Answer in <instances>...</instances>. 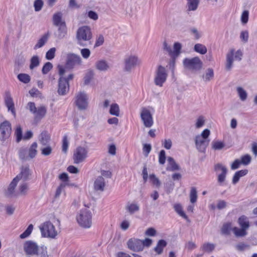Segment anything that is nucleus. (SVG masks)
<instances>
[{
	"label": "nucleus",
	"mask_w": 257,
	"mask_h": 257,
	"mask_svg": "<svg viewBox=\"0 0 257 257\" xmlns=\"http://www.w3.org/2000/svg\"><path fill=\"white\" fill-rule=\"evenodd\" d=\"M4 101L9 111H11L13 116L15 117L16 112L15 108V104L13 99L9 91H6L4 95Z\"/></svg>",
	"instance_id": "obj_17"
},
{
	"label": "nucleus",
	"mask_w": 257,
	"mask_h": 257,
	"mask_svg": "<svg viewBox=\"0 0 257 257\" xmlns=\"http://www.w3.org/2000/svg\"><path fill=\"white\" fill-rule=\"evenodd\" d=\"M142 240L137 238H131L127 242V246L130 250L140 252L142 251Z\"/></svg>",
	"instance_id": "obj_16"
},
{
	"label": "nucleus",
	"mask_w": 257,
	"mask_h": 257,
	"mask_svg": "<svg viewBox=\"0 0 257 257\" xmlns=\"http://www.w3.org/2000/svg\"><path fill=\"white\" fill-rule=\"evenodd\" d=\"M141 64V61L137 56L130 55L127 57L124 60V69L127 71H130L136 66Z\"/></svg>",
	"instance_id": "obj_15"
},
{
	"label": "nucleus",
	"mask_w": 257,
	"mask_h": 257,
	"mask_svg": "<svg viewBox=\"0 0 257 257\" xmlns=\"http://www.w3.org/2000/svg\"><path fill=\"white\" fill-rule=\"evenodd\" d=\"M110 114L118 116L119 115V107L117 103H112L110 105L109 111Z\"/></svg>",
	"instance_id": "obj_40"
},
{
	"label": "nucleus",
	"mask_w": 257,
	"mask_h": 257,
	"mask_svg": "<svg viewBox=\"0 0 257 257\" xmlns=\"http://www.w3.org/2000/svg\"><path fill=\"white\" fill-rule=\"evenodd\" d=\"M18 79L24 83H28L30 81V76L27 74L21 73L18 75Z\"/></svg>",
	"instance_id": "obj_51"
},
{
	"label": "nucleus",
	"mask_w": 257,
	"mask_h": 257,
	"mask_svg": "<svg viewBox=\"0 0 257 257\" xmlns=\"http://www.w3.org/2000/svg\"><path fill=\"white\" fill-rule=\"evenodd\" d=\"M56 49L54 47L50 49L46 54V59L48 60L53 59L55 56Z\"/></svg>",
	"instance_id": "obj_52"
},
{
	"label": "nucleus",
	"mask_w": 257,
	"mask_h": 257,
	"mask_svg": "<svg viewBox=\"0 0 257 257\" xmlns=\"http://www.w3.org/2000/svg\"><path fill=\"white\" fill-rule=\"evenodd\" d=\"M162 146L167 150H170L172 146V142L170 139H165L162 141Z\"/></svg>",
	"instance_id": "obj_63"
},
{
	"label": "nucleus",
	"mask_w": 257,
	"mask_h": 257,
	"mask_svg": "<svg viewBox=\"0 0 257 257\" xmlns=\"http://www.w3.org/2000/svg\"><path fill=\"white\" fill-rule=\"evenodd\" d=\"M249 12L248 11H244L241 15V22L242 24H246L248 20Z\"/></svg>",
	"instance_id": "obj_59"
},
{
	"label": "nucleus",
	"mask_w": 257,
	"mask_h": 257,
	"mask_svg": "<svg viewBox=\"0 0 257 257\" xmlns=\"http://www.w3.org/2000/svg\"><path fill=\"white\" fill-rule=\"evenodd\" d=\"M211 146L214 150H220L224 147L225 144L221 141H213L211 143Z\"/></svg>",
	"instance_id": "obj_45"
},
{
	"label": "nucleus",
	"mask_w": 257,
	"mask_h": 257,
	"mask_svg": "<svg viewBox=\"0 0 257 257\" xmlns=\"http://www.w3.org/2000/svg\"><path fill=\"white\" fill-rule=\"evenodd\" d=\"M242 52L240 50L235 51L234 49H231L226 55V67L228 70H230L234 61H239L241 60Z\"/></svg>",
	"instance_id": "obj_8"
},
{
	"label": "nucleus",
	"mask_w": 257,
	"mask_h": 257,
	"mask_svg": "<svg viewBox=\"0 0 257 257\" xmlns=\"http://www.w3.org/2000/svg\"><path fill=\"white\" fill-rule=\"evenodd\" d=\"M165 49L170 53L171 56H177L180 53L181 49V45L179 43H175L174 45V50L172 52L170 47H167V44H165Z\"/></svg>",
	"instance_id": "obj_25"
},
{
	"label": "nucleus",
	"mask_w": 257,
	"mask_h": 257,
	"mask_svg": "<svg viewBox=\"0 0 257 257\" xmlns=\"http://www.w3.org/2000/svg\"><path fill=\"white\" fill-rule=\"evenodd\" d=\"M215 247V245L214 244L211 243H205L201 246V249L203 251L205 252H211Z\"/></svg>",
	"instance_id": "obj_49"
},
{
	"label": "nucleus",
	"mask_w": 257,
	"mask_h": 257,
	"mask_svg": "<svg viewBox=\"0 0 257 257\" xmlns=\"http://www.w3.org/2000/svg\"><path fill=\"white\" fill-rule=\"evenodd\" d=\"M167 242L163 239L160 240L157 244V246L155 247L154 250L158 254H161L164 248L166 246Z\"/></svg>",
	"instance_id": "obj_35"
},
{
	"label": "nucleus",
	"mask_w": 257,
	"mask_h": 257,
	"mask_svg": "<svg viewBox=\"0 0 257 257\" xmlns=\"http://www.w3.org/2000/svg\"><path fill=\"white\" fill-rule=\"evenodd\" d=\"M238 223L241 228L247 230L249 227V222L247 217L244 215L240 216L238 220Z\"/></svg>",
	"instance_id": "obj_28"
},
{
	"label": "nucleus",
	"mask_w": 257,
	"mask_h": 257,
	"mask_svg": "<svg viewBox=\"0 0 257 257\" xmlns=\"http://www.w3.org/2000/svg\"><path fill=\"white\" fill-rule=\"evenodd\" d=\"M168 74L165 68L161 65L158 67L155 71L154 76L155 84L160 87H162L166 82Z\"/></svg>",
	"instance_id": "obj_10"
},
{
	"label": "nucleus",
	"mask_w": 257,
	"mask_h": 257,
	"mask_svg": "<svg viewBox=\"0 0 257 257\" xmlns=\"http://www.w3.org/2000/svg\"><path fill=\"white\" fill-rule=\"evenodd\" d=\"M210 134V131L208 129H205L200 135H197L195 137L196 147L199 152H205L210 142L208 139Z\"/></svg>",
	"instance_id": "obj_4"
},
{
	"label": "nucleus",
	"mask_w": 257,
	"mask_h": 257,
	"mask_svg": "<svg viewBox=\"0 0 257 257\" xmlns=\"http://www.w3.org/2000/svg\"><path fill=\"white\" fill-rule=\"evenodd\" d=\"M26 108L33 114L35 120L39 121L45 117L47 113V107L44 105L36 107L32 102L28 103Z\"/></svg>",
	"instance_id": "obj_5"
},
{
	"label": "nucleus",
	"mask_w": 257,
	"mask_h": 257,
	"mask_svg": "<svg viewBox=\"0 0 257 257\" xmlns=\"http://www.w3.org/2000/svg\"><path fill=\"white\" fill-rule=\"evenodd\" d=\"M95 68L99 71L106 72L110 69L109 63L105 60L101 59L95 63Z\"/></svg>",
	"instance_id": "obj_22"
},
{
	"label": "nucleus",
	"mask_w": 257,
	"mask_h": 257,
	"mask_svg": "<svg viewBox=\"0 0 257 257\" xmlns=\"http://www.w3.org/2000/svg\"><path fill=\"white\" fill-rule=\"evenodd\" d=\"M214 77V72L212 69H208L205 73L203 76V79L205 82H208L213 79Z\"/></svg>",
	"instance_id": "obj_41"
},
{
	"label": "nucleus",
	"mask_w": 257,
	"mask_h": 257,
	"mask_svg": "<svg viewBox=\"0 0 257 257\" xmlns=\"http://www.w3.org/2000/svg\"><path fill=\"white\" fill-rule=\"evenodd\" d=\"M19 156L22 160H27L29 159L28 151L25 148H21L19 151Z\"/></svg>",
	"instance_id": "obj_46"
},
{
	"label": "nucleus",
	"mask_w": 257,
	"mask_h": 257,
	"mask_svg": "<svg viewBox=\"0 0 257 257\" xmlns=\"http://www.w3.org/2000/svg\"><path fill=\"white\" fill-rule=\"evenodd\" d=\"M47 40V36L46 35L43 36L40 39L38 40L37 44L35 45L34 49L36 50L42 47L46 44Z\"/></svg>",
	"instance_id": "obj_43"
},
{
	"label": "nucleus",
	"mask_w": 257,
	"mask_h": 257,
	"mask_svg": "<svg viewBox=\"0 0 257 257\" xmlns=\"http://www.w3.org/2000/svg\"><path fill=\"white\" fill-rule=\"evenodd\" d=\"M106 185V182L102 176H98L94 180V189L97 191H103Z\"/></svg>",
	"instance_id": "obj_21"
},
{
	"label": "nucleus",
	"mask_w": 257,
	"mask_h": 257,
	"mask_svg": "<svg viewBox=\"0 0 257 257\" xmlns=\"http://www.w3.org/2000/svg\"><path fill=\"white\" fill-rule=\"evenodd\" d=\"M24 249L27 254L30 255L36 254L38 252V246L35 242L31 240H28L25 242Z\"/></svg>",
	"instance_id": "obj_20"
},
{
	"label": "nucleus",
	"mask_w": 257,
	"mask_h": 257,
	"mask_svg": "<svg viewBox=\"0 0 257 257\" xmlns=\"http://www.w3.org/2000/svg\"><path fill=\"white\" fill-rule=\"evenodd\" d=\"M190 200L192 203H194L197 201V190L195 187H192L190 192Z\"/></svg>",
	"instance_id": "obj_48"
},
{
	"label": "nucleus",
	"mask_w": 257,
	"mask_h": 257,
	"mask_svg": "<svg viewBox=\"0 0 257 257\" xmlns=\"http://www.w3.org/2000/svg\"><path fill=\"white\" fill-rule=\"evenodd\" d=\"M28 190L27 183L25 181H21L19 187V190L22 194H25Z\"/></svg>",
	"instance_id": "obj_58"
},
{
	"label": "nucleus",
	"mask_w": 257,
	"mask_h": 257,
	"mask_svg": "<svg viewBox=\"0 0 257 257\" xmlns=\"http://www.w3.org/2000/svg\"><path fill=\"white\" fill-rule=\"evenodd\" d=\"M75 102L79 109H86L88 105V96L86 93L79 92L76 95Z\"/></svg>",
	"instance_id": "obj_12"
},
{
	"label": "nucleus",
	"mask_w": 257,
	"mask_h": 257,
	"mask_svg": "<svg viewBox=\"0 0 257 257\" xmlns=\"http://www.w3.org/2000/svg\"><path fill=\"white\" fill-rule=\"evenodd\" d=\"M41 235L43 237L54 239L56 237L58 232L55 226L50 221H47L39 226Z\"/></svg>",
	"instance_id": "obj_3"
},
{
	"label": "nucleus",
	"mask_w": 257,
	"mask_h": 257,
	"mask_svg": "<svg viewBox=\"0 0 257 257\" xmlns=\"http://www.w3.org/2000/svg\"><path fill=\"white\" fill-rule=\"evenodd\" d=\"M89 152L87 146H78L73 152V160L74 163L79 164L83 162L88 157Z\"/></svg>",
	"instance_id": "obj_6"
},
{
	"label": "nucleus",
	"mask_w": 257,
	"mask_h": 257,
	"mask_svg": "<svg viewBox=\"0 0 257 257\" xmlns=\"http://www.w3.org/2000/svg\"><path fill=\"white\" fill-rule=\"evenodd\" d=\"M199 0H187V8L188 11H194L197 10Z\"/></svg>",
	"instance_id": "obj_32"
},
{
	"label": "nucleus",
	"mask_w": 257,
	"mask_h": 257,
	"mask_svg": "<svg viewBox=\"0 0 257 257\" xmlns=\"http://www.w3.org/2000/svg\"><path fill=\"white\" fill-rule=\"evenodd\" d=\"M18 182L19 181H18V180H17L16 179V178H15L13 180V181L10 184V185L8 188L7 191V194L8 195H12L14 194V193H15V188H16Z\"/></svg>",
	"instance_id": "obj_38"
},
{
	"label": "nucleus",
	"mask_w": 257,
	"mask_h": 257,
	"mask_svg": "<svg viewBox=\"0 0 257 257\" xmlns=\"http://www.w3.org/2000/svg\"><path fill=\"white\" fill-rule=\"evenodd\" d=\"M168 166L167 170L170 171H175L179 170V168L178 165L176 163L174 159L172 157H168L167 159Z\"/></svg>",
	"instance_id": "obj_34"
},
{
	"label": "nucleus",
	"mask_w": 257,
	"mask_h": 257,
	"mask_svg": "<svg viewBox=\"0 0 257 257\" xmlns=\"http://www.w3.org/2000/svg\"><path fill=\"white\" fill-rule=\"evenodd\" d=\"M12 133V125L10 122L5 120L0 123V141L3 143L8 141Z\"/></svg>",
	"instance_id": "obj_11"
},
{
	"label": "nucleus",
	"mask_w": 257,
	"mask_h": 257,
	"mask_svg": "<svg viewBox=\"0 0 257 257\" xmlns=\"http://www.w3.org/2000/svg\"><path fill=\"white\" fill-rule=\"evenodd\" d=\"M40 63V58L38 56H33L30 60V69L33 70L35 68L38 67Z\"/></svg>",
	"instance_id": "obj_37"
},
{
	"label": "nucleus",
	"mask_w": 257,
	"mask_h": 257,
	"mask_svg": "<svg viewBox=\"0 0 257 257\" xmlns=\"http://www.w3.org/2000/svg\"><path fill=\"white\" fill-rule=\"evenodd\" d=\"M205 122V118L202 115L198 116L195 122V127L196 128H200L203 127Z\"/></svg>",
	"instance_id": "obj_44"
},
{
	"label": "nucleus",
	"mask_w": 257,
	"mask_h": 257,
	"mask_svg": "<svg viewBox=\"0 0 257 257\" xmlns=\"http://www.w3.org/2000/svg\"><path fill=\"white\" fill-rule=\"evenodd\" d=\"M33 229V225L30 224L26 230L20 235L21 239H24L28 237L32 233Z\"/></svg>",
	"instance_id": "obj_50"
},
{
	"label": "nucleus",
	"mask_w": 257,
	"mask_h": 257,
	"mask_svg": "<svg viewBox=\"0 0 257 257\" xmlns=\"http://www.w3.org/2000/svg\"><path fill=\"white\" fill-rule=\"evenodd\" d=\"M53 68V65L51 63L46 62L43 66L42 70V73L44 74H47Z\"/></svg>",
	"instance_id": "obj_57"
},
{
	"label": "nucleus",
	"mask_w": 257,
	"mask_h": 257,
	"mask_svg": "<svg viewBox=\"0 0 257 257\" xmlns=\"http://www.w3.org/2000/svg\"><path fill=\"white\" fill-rule=\"evenodd\" d=\"M37 147L38 145L36 142H34L31 145L28 152L29 159H33L36 156L37 154Z\"/></svg>",
	"instance_id": "obj_29"
},
{
	"label": "nucleus",
	"mask_w": 257,
	"mask_h": 257,
	"mask_svg": "<svg viewBox=\"0 0 257 257\" xmlns=\"http://www.w3.org/2000/svg\"><path fill=\"white\" fill-rule=\"evenodd\" d=\"M69 146V141L66 136H64L62 140V151L66 153Z\"/></svg>",
	"instance_id": "obj_61"
},
{
	"label": "nucleus",
	"mask_w": 257,
	"mask_h": 257,
	"mask_svg": "<svg viewBox=\"0 0 257 257\" xmlns=\"http://www.w3.org/2000/svg\"><path fill=\"white\" fill-rule=\"evenodd\" d=\"M231 223L228 222L224 223L221 228L222 233L224 234H228L230 233V231L231 230Z\"/></svg>",
	"instance_id": "obj_55"
},
{
	"label": "nucleus",
	"mask_w": 257,
	"mask_h": 257,
	"mask_svg": "<svg viewBox=\"0 0 257 257\" xmlns=\"http://www.w3.org/2000/svg\"><path fill=\"white\" fill-rule=\"evenodd\" d=\"M69 85L68 80L65 77H60L59 79L58 93L59 94L64 95L69 91Z\"/></svg>",
	"instance_id": "obj_19"
},
{
	"label": "nucleus",
	"mask_w": 257,
	"mask_h": 257,
	"mask_svg": "<svg viewBox=\"0 0 257 257\" xmlns=\"http://www.w3.org/2000/svg\"><path fill=\"white\" fill-rule=\"evenodd\" d=\"M82 63V60L79 55L73 53H69L67 55L66 66L69 69L80 65Z\"/></svg>",
	"instance_id": "obj_13"
},
{
	"label": "nucleus",
	"mask_w": 257,
	"mask_h": 257,
	"mask_svg": "<svg viewBox=\"0 0 257 257\" xmlns=\"http://www.w3.org/2000/svg\"><path fill=\"white\" fill-rule=\"evenodd\" d=\"M51 140L50 134L46 131L42 132L39 137V141L42 146H47L49 145Z\"/></svg>",
	"instance_id": "obj_24"
},
{
	"label": "nucleus",
	"mask_w": 257,
	"mask_h": 257,
	"mask_svg": "<svg viewBox=\"0 0 257 257\" xmlns=\"http://www.w3.org/2000/svg\"><path fill=\"white\" fill-rule=\"evenodd\" d=\"M140 116L145 127H151L153 125V117L150 107H143L141 108Z\"/></svg>",
	"instance_id": "obj_9"
},
{
	"label": "nucleus",
	"mask_w": 257,
	"mask_h": 257,
	"mask_svg": "<svg viewBox=\"0 0 257 257\" xmlns=\"http://www.w3.org/2000/svg\"><path fill=\"white\" fill-rule=\"evenodd\" d=\"M92 213L87 209L81 210L76 216L77 221L83 228H90L92 225Z\"/></svg>",
	"instance_id": "obj_2"
},
{
	"label": "nucleus",
	"mask_w": 257,
	"mask_h": 257,
	"mask_svg": "<svg viewBox=\"0 0 257 257\" xmlns=\"http://www.w3.org/2000/svg\"><path fill=\"white\" fill-rule=\"evenodd\" d=\"M234 235L237 237L244 236L247 234L246 230L243 228H239L234 227L232 229Z\"/></svg>",
	"instance_id": "obj_36"
},
{
	"label": "nucleus",
	"mask_w": 257,
	"mask_h": 257,
	"mask_svg": "<svg viewBox=\"0 0 257 257\" xmlns=\"http://www.w3.org/2000/svg\"><path fill=\"white\" fill-rule=\"evenodd\" d=\"M194 50L202 55L206 54L207 51V48L205 45L199 43L195 45Z\"/></svg>",
	"instance_id": "obj_42"
},
{
	"label": "nucleus",
	"mask_w": 257,
	"mask_h": 257,
	"mask_svg": "<svg viewBox=\"0 0 257 257\" xmlns=\"http://www.w3.org/2000/svg\"><path fill=\"white\" fill-rule=\"evenodd\" d=\"M44 5V2L42 0H35L34 3V7L35 12L40 11Z\"/></svg>",
	"instance_id": "obj_56"
},
{
	"label": "nucleus",
	"mask_w": 257,
	"mask_h": 257,
	"mask_svg": "<svg viewBox=\"0 0 257 257\" xmlns=\"http://www.w3.org/2000/svg\"><path fill=\"white\" fill-rule=\"evenodd\" d=\"M58 27L57 37L59 39H62L65 37L67 34V27L65 23H62Z\"/></svg>",
	"instance_id": "obj_30"
},
{
	"label": "nucleus",
	"mask_w": 257,
	"mask_h": 257,
	"mask_svg": "<svg viewBox=\"0 0 257 257\" xmlns=\"http://www.w3.org/2000/svg\"><path fill=\"white\" fill-rule=\"evenodd\" d=\"M183 63L185 69L193 72L200 70L202 67V62L198 57L185 58L183 60Z\"/></svg>",
	"instance_id": "obj_7"
},
{
	"label": "nucleus",
	"mask_w": 257,
	"mask_h": 257,
	"mask_svg": "<svg viewBox=\"0 0 257 257\" xmlns=\"http://www.w3.org/2000/svg\"><path fill=\"white\" fill-rule=\"evenodd\" d=\"M32 172L27 166L21 168L20 173L15 177L18 181H26L31 179Z\"/></svg>",
	"instance_id": "obj_18"
},
{
	"label": "nucleus",
	"mask_w": 257,
	"mask_h": 257,
	"mask_svg": "<svg viewBox=\"0 0 257 257\" xmlns=\"http://www.w3.org/2000/svg\"><path fill=\"white\" fill-rule=\"evenodd\" d=\"M92 38V33L89 26H83L78 28L76 33L77 44L85 46Z\"/></svg>",
	"instance_id": "obj_1"
},
{
	"label": "nucleus",
	"mask_w": 257,
	"mask_h": 257,
	"mask_svg": "<svg viewBox=\"0 0 257 257\" xmlns=\"http://www.w3.org/2000/svg\"><path fill=\"white\" fill-rule=\"evenodd\" d=\"M46 146V147L41 149V154L44 156H49L52 153V148L49 145Z\"/></svg>",
	"instance_id": "obj_60"
},
{
	"label": "nucleus",
	"mask_w": 257,
	"mask_h": 257,
	"mask_svg": "<svg viewBox=\"0 0 257 257\" xmlns=\"http://www.w3.org/2000/svg\"><path fill=\"white\" fill-rule=\"evenodd\" d=\"M66 186L65 183H61L56 188L55 194L54 199H58L62 194H65V188Z\"/></svg>",
	"instance_id": "obj_26"
},
{
	"label": "nucleus",
	"mask_w": 257,
	"mask_h": 257,
	"mask_svg": "<svg viewBox=\"0 0 257 257\" xmlns=\"http://www.w3.org/2000/svg\"><path fill=\"white\" fill-rule=\"evenodd\" d=\"M248 173L247 170H241L238 171L234 174L233 179H232V183L235 184L237 183L240 177H242L245 175H246Z\"/></svg>",
	"instance_id": "obj_27"
},
{
	"label": "nucleus",
	"mask_w": 257,
	"mask_h": 257,
	"mask_svg": "<svg viewBox=\"0 0 257 257\" xmlns=\"http://www.w3.org/2000/svg\"><path fill=\"white\" fill-rule=\"evenodd\" d=\"M242 165L244 166L248 165L251 162V156L248 154H246L241 157L239 159Z\"/></svg>",
	"instance_id": "obj_54"
},
{
	"label": "nucleus",
	"mask_w": 257,
	"mask_h": 257,
	"mask_svg": "<svg viewBox=\"0 0 257 257\" xmlns=\"http://www.w3.org/2000/svg\"><path fill=\"white\" fill-rule=\"evenodd\" d=\"M94 73L92 70L88 71L84 77V83L85 85H88L90 82L93 77Z\"/></svg>",
	"instance_id": "obj_53"
},
{
	"label": "nucleus",
	"mask_w": 257,
	"mask_h": 257,
	"mask_svg": "<svg viewBox=\"0 0 257 257\" xmlns=\"http://www.w3.org/2000/svg\"><path fill=\"white\" fill-rule=\"evenodd\" d=\"M62 15L61 13H57L53 15V21L54 25L57 26L61 25L62 23H65L62 21Z\"/></svg>",
	"instance_id": "obj_39"
},
{
	"label": "nucleus",
	"mask_w": 257,
	"mask_h": 257,
	"mask_svg": "<svg viewBox=\"0 0 257 257\" xmlns=\"http://www.w3.org/2000/svg\"><path fill=\"white\" fill-rule=\"evenodd\" d=\"M214 170L217 176L218 182L220 184L224 182L227 173L226 167L222 164L218 163L215 165Z\"/></svg>",
	"instance_id": "obj_14"
},
{
	"label": "nucleus",
	"mask_w": 257,
	"mask_h": 257,
	"mask_svg": "<svg viewBox=\"0 0 257 257\" xmlns=\"http://www.w3.org/2000/svg\"><path fill=\"white\" fill-rule=\"evenodd\" d=\"M166 153L163 150H161L159 155V162L160 164H164L166 161Z\"/></svg>",
	"instance_id": "obj_64"
},
{
	"label": "nucleus",
	"mask_w": 257,
	"mask_h": 257,
	"mask_svg": "<svg viewBox=\"0 0 257 257\" xmlns=\"http://www.w3.org/2000/svg\"><path fill=\"white\" fill-rule=\"evenodd\" d=\"M236 91L239 99L242 101H244L246 100L248 94L244 88L241 87H237L236 88Z\"/></svg>",
	"instance_id": "obj_33"
},
{
	"label": "nucleus",
	"mask_w": 257,
	"mask_h": 257,
	"mask_svg": "<svg viewBox=\"0 0 257 257\" xmlns=\"http://www.w3.org/2000/svg\"><path fill=\"white\" fill-rule=\"evenodd\" d=\"M140 209L139 204L136 202H129L125 206V210L131 215L139 212Z\"/></svg>",
	"instance_id": "obj_23"
},
{
	"label": "nucleus",
	"mask_w": 257,
	"mask_h": 257,
	"mask_svg": "<svg viewBox=\"0 0 257 257\" xmlns=\"http://www.w3.org/2000/svg\"><path fill=\"white\" fill-rule=\"evenodd\" d=\"M80 54L84 59H87L90 57L91 52L89 49L83 48L80 50Z\"/></svg>",
	"instance_id": "obj_62"
},
{
	"label": "nucleus",
	"mask_w": 257,
	"mask_h": 257,
	"mask_svg": "<svg viewBox=\"0 0 257 257\" xmlns=\"http://www.w3.org/2000/svg\"><path fill=\"white\" fill-rule=\"evenodd\" d=\"M174 209L176 213L183 218L188 220V217L183 210V207L180 203H176L174 205Z\"/></svg>",
	"instance_id": "obj_31"
},
{
	"label": "nucleus",
	"mask_w": 257,
	"mask_h": 257,
	"mask_svg": "<svg viewBox=\"0 0 257 257\" xmlns=\"http://www.w3.org/2000/svg\"><path fill=\"white\" fill-rule=\"evenodd\" d=\"M15 135L16 138V141L17 143H19L23 139L22 135V130L20 125L17 126V128L15 132Z\"/></svg>",
	"instance_id": "obj_47"
}]
</instances>
